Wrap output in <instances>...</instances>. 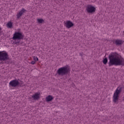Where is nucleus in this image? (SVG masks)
<instances>
[{"label": "nucleus", "instance_id": "obj_5", "mask_svg": "<svg viewBox=\"0 0 124 124\" xmlns=\"http://www.w3.org/2000/svg\"><path fill=\"white\" fill-rule=\"evenodd\" d=\"M20 85V82L18 79H14L10 81L9 83V88H16Z\"/></svg>", "mask_w": 124, "mask_h": 124}, {"label": "nucleus", "instance_id": "obj_9", "mask_svg": "<svg viewBox=\"0 0 124 124\" xmlns=\"http://www.w3.org/2000/svg\"><path fill=\"white\" fill-rule=\"evenodd\" d=\"M27 10H26L25 9L22 8L21 11H19L18 13L16 14V17L17 19H19L20 17H21L23 14H25L26 13Z\"/></svg>", "mask_w": 124, "mask_h": 124}, {"label": "nucleus", "instance_id": "obj_6", "mask_svg": "<svg viewBox=\"0 0 124 124\" xmlns=\"http://www.w3.org/2000/svg\"><path fill=\"white\" fill-rule=\"evenodd\" d=\"M95 10H96V9L92 5H88L86 6V11L87 13L93 14V13L95 12Z\"/></svg>", "mask_w": 124, "mask_h": 124}, {"label": "nucleus", "instance_id": "obj_2", "mask_svg": "<svg viewBox=\"0 0 124 124\" xmlns=\"http://www.w3.org/2000/svg\"><path fill=\"white\" fill-rule=\"evenodd\" d=\"M121 92L122 88L120 87H118L115 90V92H114L113 96V102H114L115 103H116V102L119 101V97H120V93H121Z\"/></svg>", "mask_w": 124, "mask_h": 124}, {"label": "nucleus", "instance_id": "obj_4", "mask_svg": "<svg viewBox=\"0 0 124 124\" xmlns=\"http://www.w3.org/2000/svg\"><path fill=\"white\" fill-rule=\"evenodd\" d=\"M24 38V35L22 34V33L20 32H16L13 35V37L12 39L13 40H16V39H18V40H21V39H23Z\"/></svg>", "mask_w": 124, "mask_h": 124}, {"label": "nucleus", "instance_id": "obj_17", "mask_svg": "<svg viewBox=\"0 0 124 124\" xmlns=\"http://www.w3.org/2000/svg\"><path fill=\"white\" fill-rule=\"evenodd\" d=\"M35 62H36L35 61H32L31 62V64H35Z\"/></svg>", "mask_w": 124, "mask_h": 124}, {"label": "nucleus", "instance_id": "obj_13", "mask_svg": "<svg viewBox=\"0 0 124 124\" xmlns=\"http://www.w3.org/2000/svg\"><path fill=\"white\" fill-rule=\"evenodd\" d=\"M7 27L9 29H12V28L13 27V22L9 21L7 24Z\"/></svg>", "mask_w": 124, "mask_h": 124}, {"label": "nucleus", "instance_id": "obj_7", "mask_svg": "<svg viewBox=\"0 0 124 124\" xmlns=\"http://www.w3.org/2000/svg\"><path fill=\"white\" fill-rule=\"evenodd\" d=\"M9 56L7 52H3V51H0V61H6L8 60Z\"/></svg>", "mask_w": 124, "mask_h": 124}, {"label": "nucleus", "instance_id": "obj_10", "mask_svg": "<svg viewBox=\"0 0 124 124\" xmlns=\"http://www.w3.org/2000/svg\"><path fill=\"white\" fill-rule=\"evenodd\" d=\"M31 97L33 100H38L40 98V93H36L31 96Z\"/></svg>", "mask_w": 124, "mask_h": 124}, {"label": "nucleus", "instance_id": "obj_12", "mask_svg": "<svg viewBox=\"0 0 124 124\" xmlns=\"http://www.w3.org/2000/svg\"><path fill=\"white\" fill-rule=\"evenodd\" d=\"M53 99H54V97H53V96H52L50 95H49L47 97H46V100L47 102H49V101H52V100H53Z\"/></svg>", "mask_w": 124, "mask_h": 124}, {"label": "nucleus", "instance_id": "obj_15", "mask_svg": "<svg viewBox=\"0 0 124 124\" xmlns=\"http://www.w3.org/2000/svg\"><path fill=\"white\" fill-rule=\"evenodd\" d=\"M108 62V60H107V58H105L103 61V62L104 64H106V63H107Z\"/></svg>", "mask_w": 124, "mask_h": 124}, {"label": "nucleus", "instance_id": "obj_1", "mask_svg": "<svg viewBox=\"0 0 124 124\" xmlns=\"http://www.w3.org/2000/svg\"><path fill=\"white\" fill-rule=\"evenodd\" d=\"M109 66L112 65H124V59L122 55L116 52H112L108 56Z\"/></svg>", "mask_w": 124, "mask_h": 124}, {"label": "nucleus", "instance_id": "obj_3", "mask_svg": "<svg viewBox=\"0 0 124 124\" xmlns=\"http://www.w3.org/2000/svg\"><path fill=\"white\" fill-rule=\"evenodd\" d=\"M68 71H69V69L68 68L67 66L62 67L58 69L57 70V74L61 76H63V75L67 74Z\"/></svg>", "mask_w": 124, "mask_h": 124}, {"label": "nucleus", "instance_id": "obj_16", "mask_svg": "<svg viewBox=\"0 0 124 124\" xmlns=\"http://www.w3.org/2000/svg\"><path fill=\"white\" fill-rule=\"evenodd\" d=\"M33 59L34 60V61L35 62H38V58H37V57L36 56H33Z\"/></svg>", "mask_w": 124, "mask_h": 124}, {"label": "nucleus", "instance_id": "obj_8", "mask_svg": "<svg viewBox=\"0 0 124 124\" xmlns=\"http://www.w3.org/2000/svg\"><path fill=\"white\" fill-rule=\"evenodd\" d=\"M64 25L67 29H70V28H72V27L74 26V24H73L72 22L69 20L66 21V22L64 23Z\"/></svg>", "mask_w": 124, "mask_h": 124}, {"label": "nucleus", "instance_id": "obj_14", "mask_svg": "<svg viewBox=\"0 0 124 124\" xmlns=\"http://www.w3.org/2000/svg\"><path fill=\"white\" fill-rule=\"evenodd\" d=\"M38 24H42V23H44V20L42 18H39L37 19Z\"/></svg>", "mask_w": 124, "mask_h": 124}, {"label": "nucleus", "instance_id": "obj_11", "mask_svg": "<svg viewBox=\"0 0 124 124\" xmlns=\"http://www.w3.org/2000/svg\"><path fill=\"white\" fill-rule=\"evenodd\" d=\"M113 43H115L116 45H122L123 43H124V41H123L121 39H116L113 42Z\"/></svg>", "mask_w": 124, "mask_h": 124}]
</instances>
